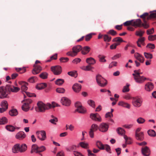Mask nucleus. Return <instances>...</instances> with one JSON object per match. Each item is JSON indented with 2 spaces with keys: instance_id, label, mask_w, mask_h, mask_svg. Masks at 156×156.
<instances>
[{
  "instance_id": "f257e3e1",
  "label": "nucleus",
  "mask_w": 156,
  "mask_h": 156,
  "mask_svg": "<svg viewBox=\"0 0 156 156\" xmlns=\"http://www.w3.org/2000/svg\"><path fill=\"white\" fill-rule=\"evenodd\" d=\"M20 88L18 87H15L11 85H7L6 86L0 87V98H3L7 97V91L16 92L19 91Z\"/></svg>"
},
{
  "instance_id": "f03ea898",
  "label": "nucleus",
  "mask_w": 156,
  "mask_h": 156,
  "mask_svg": "<svg viewBox=\"0 0 156 156\" xmlns=\"http://www.w3.org/2000/svg\"><path fill=\"white\" fill-rule=\"evenodd\" d=\"M37 105L38 108H36L35 110L36 111L41 112H44L46 110L48 109L51 108H54L56 106H59L58 104L54 102H52L51 104L48 103L45 105L42 102L40 101L37 103Z\"/></svg>"
},
{
  "instance_id": "7ed1b4c3",
  "label": "nucleus",
  "mask_w": 156,
  "mask_h": 156,
  "mask_svg": "<svg viewBox=\"0 0 156 156\" xmlns=\"http://www.w3.org/2000/svg\"><path fill=\"white\" fill-rule=\"evenodd\" d=\"M82 49V47L80 45L75 46L72 48V51L67 52L66 55L68 56L74 57L77 55L78 53Z\"/></svg>"
},
{
  "instance_id": "20e7f679",
  "label": "nucleus",
  "mask_w": 156,
  "mask_h": 156,
  "mask_svg": "<svg viewBox=\"0 0 156 156\" xmlns=\"http://www.w3.org/2000/svg\"><path fill=\"white\" fill-rule=\"evenodd\" d=\"M150 13V14L147 12L144 13L142 15H141L140 17L141 18H146L147 20H149L156 17V11L151 12Z\"/></svg>"
},
{
  "instance_id": "39448f33",
  "label": "nucleus",
  "mask_w": 156,
  "mask_h": 156,
  "mask_svg": "<svg viewBox=\"0 0 156 156\" xmlns=\"http://www.w3.org/2000/svg\"><path fill=\"white\" fill-rule=\"evenodd\" d=\"M96 80L98 84L101 87H105L107 84L106 80L100 75H98L96 76Z\"/></svg>"
},
{
  "instance_id": "423d86ee",
  "label": "nucleus",
  "mask_w": 156,
  "mask_h": 156,
  "mask_svg": "<svg viewBox=\"0 0 156 156\" xmlns=\"http://www.w3.org/2000/svg\"><path fill=\"white\" fill-rule=\"evenodd\" d=\"M36 134L37 138L41 141H44L46 139V133L44 130L37 131Z\"/></svg>"
},
{
  "instance_id": "0eeeda50",
  "label": "nucleus",
  "mask_w": 156,
  "mask_h": 156,
  "mask_svg": "<svg viewBox=\"0 0 156 156\" xmlns=\"http://www.w3.org/2000/svg\"><path fill=\"white\" fill-rule=\"evenodd\" d=\"M143 100L142 98L138 97L133 98L132 101L133 105L135 107H139L142 105Z\"/></svg>"
},
{
  "instance_id": "6e6552de",
  "label": "nucleus",
  "mask_w": 156,
  "mask_h": 156,
  "mask_svg": "<svg viewBox=\"0 0 156 156\" xmlns=\"http://www.w3.org/2000/svg\"><path fill=\"white\" fill-rule=\"evenodd\" d=\"M24 101L25 102L22 106V109L23 111L27 112L29 109V104L32 103V101L30 99H24Z\"/></svg>"
},
{
  "instance_id": "1a4fd4ad",
  "label": "nucleus",
  "mask_w": 156,
  "mask_h": 156,
  "mask_svg": "<svg viewBox=\"0 0 156 156\" xmlns=\"http://www.w3.org/2000/svg\"><path fill=\"white\" fill-rule=\"evenodd\" d=\"M134 79L135 81L139 83H142L146 80H149V79L143 76H138L134 77Z\"/></svg>"
},
{
  "instance_id": "9d476101",
  "label": "nucleus",
  "mask_w": 156,
  "mask_h": 156,
  "mask_svg": "<svg viewBox=\"0 0 156 156\" xmlns=\"http://www.w3.org/2000/svg\"><path fill=\"white\" fill-rule=\"evenodd\" d=\"M51 71L56 75H59L60 74L62 71L61 67L60 66H52L51 68Z\"/></svg>"
},
{
  "instance_id": "9b49d317",
  "label": "nucleus",
  "mask_w": 156,
  "mask_h": 156,
  "mask_svg": "<svg viewBox=\"0 0 156 156\" xmlns=\"http://www.w3.org/2000/svg\"><path fill=\"white\" fill-rule=\"evenodd\" d=\"M90 117L92 120L96 121L101 122L102 121L101 116L98 113H91Z\"/></svg>"
},
{
  "instance_id": "f8f14e48",
  "label": "nucleus",
  "mask_w": 156,
  "mask_h": 156,
  "mask_svg": "<svg viewBox=\"0 0 156 156\" xmlns=\"http://www.w3.org/2000/svg\"><path fill=\"white\" fill-rule=\"evenodd\" d=\"M34 68L32 70V73L34 75L39 73L42 70V67L38 65L34 64Z\"/></svg>"
},
{
  "instance_id": "ddd939ff",
  "label": "nucleus",
  "mask_w": 156,
  "mask_h": 156,
  "mask_svg": "<svg viewBox=\"0 0 156 156\" xmlns=\"http://www.w3.org/2000/svg\"><path fill=\"white\" fill-rule=\"evenodd\" d=\"M132 26L135 28L141 27L142 21L140 19H138L136 20H132Z\"/></svg>"
},
{
  "instance_id": "4468645a",
  "label": "nucleus",
  "mask_w": 156,
  "mask_h": 156,
  "mask_svg": "<svg viewBox=\"0 0 156 156\" xmlns=\"http://www.w3.org/2000/svg\"><path fill=\"white\" fill-rule=\"evenodd\" d=\"M61 102L63 105L66 106H69L71 104L70 100L66 97H64L62 98Z\"/></svg>"
},
{
  "instance_id": "2eb2a0df",
  "label": "nucleus",
  "mask_w": 156,
  "mask_h": 156,
  "mask_svg": "<svg viewBox=\"0 0 156 156\" xmlns=\"http://www.w3.org/2000/svg\"><path fill=\"white\" fill-rule=\"evenodd\" d=\"M142 154L144 156H149L150 154V151L147 146L143 147L141 149Z\"/></svg>"
},
{
  "instance_id": "dca6fc26",
  "label": "nucleus",
  "mask_w": 156,
  "mask_h": 156,
  "mask_svg": "<svg viewBox=\"0 0 156 156\" xmlns=\"http://www.w3.org/2000/svg\"><path fill=\"white\" fill-rule=\"evenodd\" d=\"M26 136V134L23 132L21 131L17 133L16 135V138L20 140H22Z\"/></svg>"
},
{
  "instance_id": "f3484780",
  "label": "nucleus",
  "mask_w": 156,
  "mask_h": 156,
  "mask_svg": "<svg viewBox=\"0 0 156 156\" xmlns=\"http://www.w3.org/2000/svg\"><path fill=\"white\" fill-rule=\"evenodd\" d=\"M19 83L21 85V90L22 92L25 93V92H26L25 91L27 89V85L28 84L27 83L21 81ZM23 94L25 98L26 97L24 93H23Z\"/></svg>"
},
{
  "instance_id": "a211bd4d",
  "label": "nucleus",
  "mask_w": 156,
  "mask_h": 156,
  "mask_svg": "<svg viewBox=\"0 0 156 156\" xmlns=\"http://www.w3.org/2000/svg\"><path fill=\"white\" fill-rule=\"evenodd\" d=\"M153 88L154 85L151 82H148L145 85V89L147 91H151L152 90Z\"/></svg>"
},
{
  "instance_id": "6ab92c4d",
  "label": "nucleus",
  "mask_w": 156,
  "mask_h": 156,
  "mask_svg": "<svg viewBox=\"0 0 156 156\" xmlns=\"http://www.w3.org/2000/svg\"><path fill=\"white\" fill-rule=\"evenodd\" d=\"M72 88L75 92L78 93L80 90L81 88V86L80 84L76 83L73 85Z\"/></svg>"
},
{
  "instance_id": "aec40b11",
  "label": "nucleus",
  "mask_w": 156,
  "mask_h": 156,
  "mask_svg": "<svg viewBox=\"0 0 156 156\" xmlns=\"http://www.w3.org/2000/svg\"><path fill=\"white\" fill-rule=\"evenodd\" d=\"M12 152L14 153H20V144H17L15 145L12 148Z\"/></svg>"
},
{
  "instance_id": "412c9836",
  "label": "nucleus",
  "mask_w": 156,
  "mask_h": 156,
  "mask_svg": "<svg viewBox=\"0 0 156 156\" xmlns=\"http://www.w3.org/2000/svg\"><path fill=\"white\" fill-rule=\"evenodd\" d=\"M136 139L142 141L144 139L143 133L141 132L138 134H135Z\"/></svg>"
},
{
  "instance_id": "4be33fe9",
  "label": "nucleus",
  "mask_w": 156,
  "mask_h": 156,
  "mask_svg": "<svg viewBox=\"0 0 156 156\" xmlns=\"http://www.w3.org/2000/svg\"><path fill=\"white\" fill-rule=\"evenodd\" d=\"M86 62L90 65H93L96 63L95 60L92 57H90L87 58Z\"/></svg>"
},
{
  "instance_id": "5701e85b",
  "label": "nucleus",
  "mask_w": 156,
  "mask_h": 156,
  "mask_svg": "<svg viewBox=\"0 0 156 156\" xmlns=\"http://www.w3.org/2000/svg\"><path fill=\"white\" fill-rule=\"evenodd\" d=\"M142 19H143L144 23H142V22L141 27H143L145 29H147L150 26L149 24L147 23L146 20H147V18H145Z\"/></svg>"
},
{
  "instance_id": "b1692460",
  "label": "nucleus",
  "mask_w": 156,
  "mask_h": 156,
  "mask_svg": "<svg viewBox=\"0 0 156 156\" xmlns=\"http://www.w3.org/2000/svg\"><path fill=\"white\" fill-rule=\"evenodd\" d=\"M38 146L36 144H34L32 146L31 153L35 152L38 153Z\"/></svg>"
},
{
  "instance_id": "393cba45",
  "label": "nucleus",
  "mask_w": 156,
  "mask_h": 156,
  "mask_svg": "<svg viewBox=\"0 0 156 156\" xmlns=\"http://www.w3.org/2000/svg\"><path fill=\"white\" fill-rule=\"evenodd\" d=\"M81 51V53L83 55H86L88 53L90 50V48L87 46L84 47Z\"/></svg>"
},
{
  "instance_id": "a878e982",
  "label": "nucleus",
  "mask_w": 156,
  "mask_h": 156,
  "mask_svg": "<svg viewBox=\"0 0 156 156\" xmlns=\"http://www.w3.org/2000/svg\"><path fill=\"white\" fill-rule=\"evenodd\" d=\"M47 87V84L45 83H42L37 84L36 88L38 90H41L44 88Z\"/></svg>"
},
{
  "instance_id": "bb28decb",
  "label": "nucleus",
  "mask_w": 156,
  "mask_h": 156,
  "mask_svg": "<svg viewBox=\"0 0 156 156\" xmlns=\"http://www.w3.org/2000/svg\"><path fill=\"white\" fill-rule=\"evenodd\" d=\"M116 131L119 135H124L125 134V131L122 127H118L116 129Z\"/></svg>"
},
{
  "instance_id": "cd10ccee",
  "label": "nucleus",
  "mask_w": 156,
  "mask_h": 156,
  "mask_svg": "<svg viewBox=\"0 0 156 156\" xmlns=\"http://www.w3.org/2000/svg\"><path fill=\"white\" fill-rule=\"evenodd\" d=\"M118 105L128 108H130V105L129 104L122 101L119 102Z\"/></svg>"
},
{
  "instance_id": "c85d7f7f",
  "label": "nucleus",
  "mask_w": 156,
  "mask_h": 156,
  "mask_svg": "<svg viewBox=\"0 0 156 156\" xmlns=\"http://www.w3.org/2000/svg\"><path fill=\"white\" fill-rule=\"evenodd\" d=\"M97 130V129L96 128V127H91L89 132V135L91 138H93L94 137V133Z\"/></svg>"
},
{
  "instance_id": "c756f323",
  "label": "nucleus",
  "mask_w": 156,
  "mask_h": 156,
  "mask_svg": "<svg viewBox=\"0 0 156 156\" xmlns=\"http://www.w3.org/2000/svg\"><path fill=\"white\" fill-rule=\"evenodd\" d=\"M27 149V145L25 144H23L20 145V153H23Z\"/></svg>"
},
{
  "instance_id": "7c9ffc66",
  "label": "nucleus",
  "mask_w": 156,
  "mask_h": 156,
  "mask_svg": "<svg viewBox=\"0 0 156 156\" xmlns=\"http://www.w3.org/2000/svg\"><path fill=\"white\" fill-rule=\"evenodd\" d=\"M96 145L100 149L104 150L105 149L104 145L102 144L101 142L100 141H97Z\"/></svg>"
},
{
  "instance_id": "2f4dec72",
  "label": "nucleus",
  "mask_w": 156,
  "mask_h": 156,
  "mask_svg": "<svg viewBox=\"0 0 156 156\" xmlns=\"http://www.w3.org/2000/svg\"><path fill=\"white\" fill-rule=\"evenodd\" d=\"M18 114L17 111L16 109H12L9 112V114L11 116H16Z\"/></svg>"
},
{
  "instance_id": "473e14b6",
  "label": "nucleus",
  "mask_w": 156,
  "mask_h": 156,
  "mask_svg": "<svg viewBox=\"0 0 156 156\" xmlns=\"http://www.w3.org/2000/svg\"><path fill=\"white\" fill-rule=\"evenodd\" d=\"M8 122V120L7 118L3 117L0 118V125H3L6 124Z\"/></svg>"
},
{
  "instance_id": "72a5a7b5",
  "label": "nucleus",
  "mask_w": 156,
  "mask_h": 156,
  "mask_svg": "<svg viewBox=\"0 0 156 156\" xmlns=\"http://www.w3.org/2000/svg\"><path fill=\"white\" fill-rule=\"evenodd\" d=\"M64 82V80L63 79H59L55 81V84L59 86L62 85Z\"/></svg>"
},
{
  "instance_id": "f704fd0d",
  "label": "nucleus",
  "mask_w": 156,
  "mask_h": 156,
  "mask_svg": "<svg viewBox=\"0 0 156 156\" xmlns=\"http://www.w3.org/2000/svg\"><path fill=\"white\" fill-rule=\"evenodd\" d=\"M103 38L105 41L109 42L111 40L112 37L108 34H105L103 35Z\"/></svg>"
},
{
  "instance_id": "c9c22d12",
  "label": "nucleus",
  "mask_w": 156,
  "mask_h": 156,
  "mask_svg": "<svg viewBox=\"0 0 156 156\" xmlns=\"http://www.w3.org/2000/svg\"><path fill=\"white\" fill-rule=\"evenodd\" d=\"M76 111H77L80 113H83L86 110L82 106L77 108L75 110Z\"/></svg>"
},
{
  "instance_id": "e433bc0d",
  "label": "nucleus",
  "mask_w": 156,
  "mask_h": 156,
  "mask_svg": "<svg viewBox=\"0 0 156 156\" xmlns=\"http://www.w3.org/2000/svg\"><path fill=\"white\" fill-rule=\"evenodd\" d=\"M48 74L46 72H43L41 73L39 75L40 77L42 79H45L47 78Z\"/></svg>"
},
{
  "instance_id": "4c0bfd02",
  "label": "nucleus",
  "mask_w": 156,
  "mask_h": 156,
  "mask_svg": "<svg viewBox=\"0 0 156 156\" xmlns=\"http://www.w3.org/2000/svg\"><path fill=\"white\" fill-rule=\"evenodd\" d=\"M0 105L2 107H4L7 109L8 108V104L6 101L3 100L1 103Z\"/></svg>"
},
{
  "instance_id": "58836bf2",
  "label": "nucleus",
  "mask_w": 156,
  "mask_h": 156,
  "mask_svg": "<svg viewBox=\"0 0 156 156\" xmlns=\"http://www.w3.org/2000/svg\"><path fill=\"white\" fill-rule=\"evenodd\" d=\"M92 68L90 65L86 66H83L81 68L82 69L86 71H90Z\"/></svg>"
},
{
  "instance_id": "ea45409f",
  "label": "nucleus",
  "mask_w": 156,
  "mask_h": 156,
  "mask_svg": "<svg viewBox=\"0 0 156 156\" xmlns=\"http://www.w3.org/2000/svg\"><path fill=\"white\" fill-rule=\"evenodd\" d=\"M68 74L71 76L76 77L77 76V73L76 71H72L68 72Z\"/></svg>"
},
{
  "instance_id": "a19ab883",
  "label": "nucleus",
  "mask_w": 156,
  "mask_h": 156,
  "mask_svg": "<svg viewBox=\"0 0 156 156\" xmlns=\"http://www.w3.org/2000/svg\"><path fill=\"white\" fill-rule=\"evenodd\" d=\"M112 41L113 42H124L122 39L120 37H118L114 38L112 40Z\"/></svg>"
},
{
  "instance_id": "79ce46f5",
  "label": "nucleus",
  "mask_w": 156,
  "mask_h": 156,
  "mask_svg": "<svg viewBox=\"0 0 156 156\" xmlns=\"http://www.w3.org/2000/svg\"><path fill=\"white\" fill-rule=\"evenodd\" d=\"M147 133L150 136H155L156 135L155 132L153 130H149L147 131Z\"/></svg>"
},
{
  "instance_id": "37998d69",
  "label": "nucleus",
  "mask_w": 156,
  "mask_h": 156,
  "mask_svg": "<svg viewBox=\"0 0 156 156\" xmlns=\"http://www.w3.org/2000/svg\"><path fill=\"white\" fill-rule=\"evenodd\" d=\"M144 33V31L140 30L139 31H136V32L135 34L137 36H139L140 37L142 36Z\"/></svg>"
},
{
  "instance_id": "c03bdc74",
  "label": "nucleus",
  "mask_w": 156,
  "mask_h": 156,
  "mask_svg": "<svg viewBox=\"0 0 156 156\" xmlns=\"http://www.w3.org/2000/svg\"><path fill=\"white\" fill-rule=\"evenodd\" d=\"M87 103L89 105L93 108L95 107V104L94 101L92 100H89L87 101Z\"/></svg>"
},
{
  "instance_id": "a18cd8bd",
  "label": "nucleus",
  "mask_w": 156,
  "mask_h": 156,
  "mask_svg": "<svg viewBox=\"0 0 156 156\" xmlns=\"http://www.w3.org/2000/svg\"><path fill=\"white\" fill-rule=\"evenodd\" d=\"M80 146L82 148H87L88 147V144L87 143H85L84 142H81L80 143Z\"/></svg>"
},
{
  "instance_id": "49530a36",
  "label": "nucleus",
  "mask_w": 156,
  "mask_h": 156,
  "mask_svg": "<svg viewBox=\"0 0 156 156\" xmlns=\"http://www.w3.org/2000/svg\"><path fill=\"white\" fill-rule=\"evenodd\" d=\"M51 117L52 119L49 120V122L55 124V122H57L58 121L57 118L55 117L53 115H52Z\"/></svg>"
},
{
  "instance_id": "de8ad7c7",
  "label": "nucleus",
  "mask_w": 156,
  "mask_h": 156,
  "mask_svg": "<svg viewBox=\"0 0 156 156\" xmlns=\"http://www.w3.org/2000/svg\"><path fill=\"white\" fill-rule=\"evenodd\" d=\"M98 57L99 58V61L101 62H105L106 60L105 59V57L103 55H99Z\"/></svg>"
},
{
  "instance_id": "09e8293b",
  "label": "nucleus",
  "mask_w": 156,
  "mask_h": 156,
  "mask_svg": "<svg viewBox=\"0 0 156 156\" xmlns=\"http://www.w3.org/2000/svg\"><path fill=\"white\" fill-rule=\"evenodd\" d=\"M107 33L108 34H110L113 36H115L117 34L116 31L113 30H110Z\"/></svg>"
},
{
  "instance_id": "8fccbe9b",
  "label": "nucleus",
  "mask_w": 156,
  "mask_h": 156,
  "mask_svg": "<svg viewBox=\"0 0 156 156\" xmlns=\"http://www.w3.org/2000/svg\"><path fill=\"white\" fill-rule=\"evenodd\" d=\"M46 149V147L44 146L38 147V153L45 151Z\"/></svg>"
},
{
  "instance_id": "3c124183",
  "label": "nucleus",
  "mask_w": 156,
  "mask_h": 156,
  "mask_svg": "<svg viewBox=\"0 0 156 156\" xmlns=\"http://www.w3.org/2000/svg\"><path fill=\"white\" fill-rule=\"evenodd\" d=\"M96 128L97 130L98 129L100 131L102 132H105L108 130V127H96Z\"/></svg>"
},
{
  "instance_id": "603ef678",
  "label": "nucleus",
  "mask_w": 156,
  "mask_h": 156,
  "mask_svg": "<svg viewBox=\"0 0 156 156\" xmlns=\"http://www.w3.org/2000/svg\"><path fill=\"white\" fill-rule=\"evenodd\" d=\"M144 55L145 58L147 59H151L152 57V55L150 53L146 52L144 53Z\"/></svg>"
},
{
  "instance_id": "864d4df0",
  "label": "nucleus",
  "mask_w": 156,
  "mask_h": 156,
  "mask_svg": "<svg viewBox=\"0 0 156 156\" xmlns=\"http://www.w3.org/2000/svg\"><path fill=\"white\" fill-rule=\"evenodd\" d=\"M136 121L138 123L142 124L145 122V120L142 118L140 117L136 120Z\"/></svg>"
},
{
  "instance_id": "5fc2aeb1",
  "label": "nucleus",
  "mask_w": 156,
  "mask_h": 156,
  "mask_svg": "<svg viewBox=\"0 0 156 156\" xmlns=\"http://www.w3.org/2000/svg\"><path fill=\"white\" fill-rule=\"evenodd\" d=\"M65 90L63 88H58L56 90L57 92L61 93H63L65 92Z\"/></svg>"
},
{
  "instance_id": "6e6d98bb",
  "label": "nucleus",
  "mask_w": 156,
  "mask_h": 156,
  "mask_svg": "<svg viewBox=\"0 0 156 156\" xmlns=\"http://www.w3.org/2000/svg\"><path fill=\"white\" fill-rule=\"evenodd\" d=\"M148 39L150 41H153L156 39V35H150L148 37Z\"/></svg>"
},
{
  "instance_id": "4d7b16f0",
  "label": "nucleus",
  "mask_w": 156,
  "mask_h": 156,
  "mask_svg": "<svg viewBox=\"0 0 156 156\" xmlns=\"http://www.w3.org/2000/svg\"><path fill=\"white\" fill-rule=\"evenodd\" d=\"M76 146L74 145H72L69 147V148H66V150L68 151H72L74 150H76Z\"/></svg>"
},
{
  "instance_id": "13d9d810",
  "label": "nucleus",
  "mask_w": 156,
  "mask_h": 156,
  "mask_svg": "<svg viewBox=\"0 0 156 156\" xmlns=\"http://www.w3.org/2000/svg\"><path fill=\"white\" fill-rule=\"evenodd\" d=\"M112 124L105 123H102L101 124L100 127H108L109 126H111Z\"/></svg>"
},
{
  "instance_id": "bf43d9fd",
  "label": "nucleus",
  "mask_w": 156,
  "mask_h": 156,
  "mask_svg": "<svg viewBox=\"0 0 156 156\" xmlns=\"http://www.w3.org/2000/svg\"><path fill=\"white\" fill-rule=\"evenodd\" d=\"M37 78L36 76H32L30 78L29 80V81L31 83H34L35 82V80H37Z\"/></svg>"
},
{
  "instance_id": "052dcab7",
  "label": "nucleus",
  "mask_w": 156,
  "mask_h": 156,
  "mask_svg": "<svg viewBox=\"0 0 156 156\" xmlns=\"http://www.w3.org/2000/svg\"><path fill=\"white\" fill-rule=\"evenodd\" d=\"M104 147L105 148V149L107 151L110 153H111V148L108 145L106 144L104 145Z\"/></svg>"
},
{
  "instance_id": "680f3d73",
  "label": "nucleus",
  "mask_w": 156,
  "mask_h": 156,
  "mask_svg": "<svg viewBox=\"0 0 156 156\" xmlns=\"http://www.w3.org/2000/svg\"><path fill=\"white\" fill-rule=\"evenodd\" d=\"M117 62H112L109 65V68H111L113 66H117Z\"/></svg>"
},
{
  "instance_id": "e2e57ef3",
  "label": "nucleus",
  "mask_w": 156,
  "mask_h": 156,
  "mask_svg": "<svg viewBox=\"0 0 156 156\" xmlns=\"http://www.w3.org/2000/svg\"><path fill=\"white\" fill-rule=\"evenodd\" d=\"M129 85H127V86L124 87L123 89L122 90V92H128L129 90Z\"/></svg>"
},
{
  "instance_id": "0e129e2a",
  "label": "nucleus",
  "mask_w": 156,
  "mask_h": 156,
  "mask_svg": "<svg viewBox=\"0 0 156 156\" xmlns=\"http://www.w3.org/2000/svg\"><path fill=\"white\" fill-rule=\"evenodd\" d=\"M92 37V35L91 34L87 35L85 37V40L86 41H89Z\"/></svg>"
},
{
  "instance_id": "69168bd1",
  "label": "nucleus",
  "mask_w": 156,
  "mask_h": 156,
  "mask_svg": "<svg viewBox=\"0 0 156 156\" xmlns=\"http://www.w3.org/2000/svg\"><path fill=\"white\" fill-rule=\"evenodd\" d=\"M25 93L28 97H35L36 96L35 94L34 93H31L28 92H25Z\"/></svg>"
},
{
  "instance_id": "338daca9",
  "label": "nucleus",
  "mask_w": 156,
  "mask_h": 156,
  "mask_svg": "<svg viewBox=\"0 0 156 156\" xmlns=\"http://www.w3.org/2000/svg\"><path fill=\"white\" fill-rule=\"evenodd\" d=\"M154 33V29L152 28L151 29L147 30V34L150 35L153 34Z\"/></svg>"
},
{
  "instance_id": "774afa93",
  "label": "nucleus",
  "mask_w": 156,
  "mask_h": 156,
  "mask_svg": "<svg viewBox=\"0 0 156 156\" xmlns=\"http://www.w3.org/2000/svg\"><path fill=\"white\" fill-rule=\"evenodd\" d=\"M81 61V60L80 58H77L74 59L73 61L72 62L74 64H77L78 63L80 62Z\"/></svg>"
}]
</instances>
